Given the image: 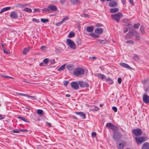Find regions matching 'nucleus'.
I'll use <instances>...</instances> for the list:
<instances>
[{
  "mask_svg": "<svg viewBox=\"0 0 149 149\" xmlns=\"http://www.w3.org/2000/svg\"><path fill=\"white\" fill-rule=\"evenodd\" d=\"M49 61L48 58H45L43 60V62L45 64H47Z\"/></svg>",
  "mask_w": 149,
  "mask_h": 149,
  "instance_id": "42",
  "label": "nucleus"
},
{
  "mask_svg": "<svg viewBox=\"0 0 149 149\" xmlns=\"http://www.w3.org/2000/svg\"><path fill=\"white\" fill-rule=\"evenodd\" d=\"M125 146V143H120L117 146V147L118 149H123Z\"/></svg>",
  "mask_w": 149,
  "mask_h": 149,
  "instance_id": "21",
  "label": "nucleus"
},
{
  "mask_svg": "<svg viewBox=\"0 0 149 149\" xmlns=\"http://www.w3.org/2000/svg\"><path fill=\"white\" fill-rule=\"evenodd\" d=\"M93 26H87L86 28V30L88 32H91L93 30Z\"/></svg>",
  "mask_w": 149,
  "mask_h": 149,
  "instance_id": "18",
  "label": "nucleus"
},
{
  "mask_svg": "<svg viewBox=\"0 0 149 149\" xmlns=\"http://www.w3.org/2000/svg\"><path fill=\"white\" fill-rule=\"evenodd\" d=\"M84 70L82 68H77L75 69L74 71V74L77 76L81 75L84 73Z\"/></svg>",
  "mask_w": 149,
  "mask_h": 149,
  "instance_id": "2",
  "label": "nucleus"
},
{
  "mask_svg": "<svg viewBox=\"0 0 149 149\" xmlns=\"http://www.w3.org/2000/svg\"><path fill=\"white\" fill-rule=\"evenodd\" d=\"M26 97H30L34 99H36V96H30L29 95H26Z\"/></svg>",
  "mask_w": 149,
  "mask_h": 149,
  "instance_id": "36",
  "label": "nucleus"
},
{
  "mask_svg": "<svg viewBox=\"0 0 149 149\" xmlns=\"http://www.w3.org/2000/svg\"><path fill=\"white\" fill-rule=\"evenodd\" d=\"M3 52H4V53L7 54H10V52H8L7 51H6L4 49H3Z\"/></svg>",
  "mask_w": 149,
  "mask_h": 149,
  "instance_id": "58",
  "label": "nucleus"
},
{
  "mask_svg": "<svg viewBox=\"0 0 149 149\" xmlns=\"http://www.w3.org/2000/svg\"><path fill=\"white\" fill-rule=\"evenodd\" d=\"M42 11H47L49 13V8H48V6H47V8H46L44 9H42Z\"/></svg>",
  "mask_w": 149,
  "mask_h": 149,
  "instance_id": "47",
  "label": "nucleus"
},
{
  "mask_svg": "<svg viewBox=\"0 0 149 149\" xmlns=\"http://www.w3.org/2000/svg\"><path fill=\"white\" fill-rule=\"evenodd\" d=\"M31 47H30L24 48L22 51V54H26L27 52L29 51Z\"/></svg>",
  "mask_w": 149,
  "mask_h": 149,
  "instance_id": "17",
  "label": "nucleus"
},
{
  "mask_svg": "<svg viewBox=\"0 0 149 149\" xmlns=\"http://www.w3.org/2000/svg\"><path fill=\"white\" fill-rule=\"evenodd\" d=\"M79 84L81 87L85 88L87 87L88 86V84L83 81H79Z\"/></svg>",
  "mask_w": 149,
  "mask_h": 149,
  "instance_id": "9",
  "label": "nucleus"
},
{
  "mask_svg": "<svg viewBox=\"0 0 149 149\" xmlns=\"http://www.w3.org/2000/svg\"><path fill=\"white\" fill-rule=\"evenodd\" d=\"M133 58L135 60H137L139 59L138 56L136 54H135L133 56Z\"/></svg>",
  "mask_w": 149,
  "mask_h": 149,
  "instance_id": "46",
  "label": "nucleus"
},
{
  "mask_svg": "<svg viewBox=\"0 0 149 149\" xmlns=\"http://www.w3.org/2000/svg\"><path fill=\"white\" fill-rule=\"evenodd\" d=\"M68 83V81H65V82L64 83V85L65 86H67Z\"/></svg>",
  "mask_w": 149,
  "mask_h": 149,
  "instance_id": "60",
  "label": "nucleus"
},
{
  "mask_svg": "<svg viewBox=\"0 0 149 149\" xmlns=\"http://www.w3.org/2000/svg\"><path fill=\"white\" fill-rule=\"evenodd\" d=\"M65 65L66 64H63L58 69V71H60L63 70L65 68Z\"/></svg>",
  "mask_w": 149,
  "mask_h": 149,
  "instance_id": "31",
  "label": "nucleus"
},
{
  "mask_svg": "<svg viewBox=\"0 0 149 149\" xmlns=\"http://www.w3.org/2000/svg\"><path fill=\"white\" fill-rule=\"evenodd\" d=\"M138 33L135 30H134V32L133 34V36H135Z\"/></svg>",
  "mask_w": 149,
  "mask_h": 149,
  "instance_id": "48",
  "label": "nucleus"
},
{
  "mask_svg": "<svg viewBox=\"0 0 149 149\" xmlns=\"http://www.w3.org/2000/svg\"><path fill=\"white\" fill-rule=\"evenodd\" d=\"M140 31L143 34L145 33V32L144 30V27L143 26H141L140 27Z\"/></svg>",
  "mask_w": 149,
  "mask_h": 149,
  "instance_id": "27",
  "label": "nucleus"
},
{
  "mask_svg": "<svg viewBox=\"0 0 149 149\" xmlns=\"http://www.w3.org/2000/svg\"><path fill=\"white\" fill-rule=\"evenodd\" d=\"M120 65L122 67L128 69H131L132 68L127 64L125 63H121Z\"/></svg>",
  "mask_w": 149,
  "mask_h": 149,
  "instance_id": "19",
  "label": "nucleus"
},
{
  "mask_svg": "<svg viewBox=\"0 0 149 149\" xmlns=\"http://www.w3.org/2000/svg\"><path fill=\"white\" fill-rule=\"evenodd\" d=\"M17 95H19L24 96H26V94L21 93H17Z\"/></svg>",
  "mask_w": 149,
  "mask_h": 149,
  "instance_id": "54",
  "label": "nucleus"
},
{
  "mask_svg": "<svg viewBox=\"0 0 149 149\" xmlns=\"http://www.w3.org/2000/svg\"><path fill=\"white\" fill-rule=\"evenodd\" d=\"M106 127H108V128L112 129L113 130V131L116 130L117 129V128L116 126L110 123H107Z\"/></svg>",
  "mask_w": 149,
  "mask_h": 149,
  "instance_id": "7",
  "label": "nucleus"
},
{
  "mask_svg": "<svg viewBox=\"0 0 149 149\" xmlns=\"http://www.w3.org/2000/svg\"><path fill=\"white\" fill-rule=\"evenodd\" d=\"M76 43L78 45H80L81 43V40L80 39L78 38L77 40Z\"/></svg>",
  "mask_w": 149,
  "mask_h": 149,
  "instance_id": "38",
  "label": "nucleus"
},
{
  "mask_svg": "<svg viewBox=\"0 0 149 149\" xmlns=\"http://www.w3.org/2000/svg\"><path fill=\"white\" fill-rule=\"evenodd\" d=\"M71 1L74 4H79L80 3L79 0H71Z\"/></svg>",
  "mask_w": 149,
  "mask_h": 149,
  "instance_id": "22",
  "label": "nucleus"
},
{
  "mask_svg": "<svg viewBox=\"0 0 149 149\" xmlns=\"http://www.w3.org/2000/svg\"><path fill=\"white\" fill-rule=\"evenodd\" d=\"M79 83L75 81H72L70 84L74 90H77L79 88Z\"/></svg>",
  "mask_w": 149,
  "mask_h": 149,
  "instance_id": "6",
  "label": "nucleus"
},
{
  "mask_svg": "<svg viewBox=\"0 0 149 149\" xmlns=\"http://www.w3.org/2000/svg\"><path fill=\"white\" fill-rule=\"evenodd\" d=\"M142 149H149V143L145 142L143 145Z\"/></svg>",
  "mask_w": 149,
  "mask_h": 149,
  "instance_id": "16",
  "label": "nucleus"
},
{
  "mask_svg": "<svg viewBox=\"0 0 149 149\" xmlns=\"http://www.w3.org/2000/svg\"><path fill=\"white\" fill-rule=\"evenodd\" d=\"M40 66H45V65H44V62H41L39 64Z\"/></svg>",
  "mask_w": 149,
  "mask_h": 149,
  "instance_id": "62",
  "label": "nucleus"
},
{
  "mask_svg": "<svg viewBox=\"0 0 149 149\" xmlns=\"http://www.w3.org/2000/svg\"><path fill=\"white\" fill-rule=\"evenodd\" d=\"M10 16L12 18H17L18 17V15L16 12L13 11L11 13Z\"/></svg>",
  "mask_w": 149,
  "mask_h": 149,
  "instance_id": "13",
  "label": "nucleus"
},
{
  "mask_svg": "<svg viewBox=\"0 0 149 149\" xmlns=\"http://www.w3.org/2000/svg\"><path fill=\"white\" fill-rule=\"evenodd\" d=\"M24 6L23 4H18L16 5V7L17 8H21V7H23Z\"/></svg>",
  "mask_w": 149,
  "mask_h": 149,
  "instance_id": "39",
  "label": "nucleus"
},
{
  "mask_svg": "<svg viewBox=\"0 0 149 149\" xmlns=\"http://www.w3.org/2000/svg\"><path fill=\"white\" fill-rule=\"evenodd\" d=\"M135 140L138 145L141 144L143 142L146 141V139L143 137H136Z\"/></svg>",
  "mask_w": 149,
  "mask_h": 149,
  "instance_id": "4",
  "label": "nucleus"
},
{
  "mask_svg": "<svg viewBox=\"0 0 149 149\" xmlns=\"http://www.w3.org/2000/svg\"><path fill=\"white\" fill-rule=\"evenodd\" d=\"M117 4V3L114 1H111L109 4V6L112 7H114L116 6Z\"/></svg>",
  "mask_w": 149,
  "mask_h": 149,
  "instance_id": "14",
  "label": "nucleus"
},
{
  "mask_svg": "<svg viewBox=\"0 0 149 149\" xmlns=\"http://www.w3.org/2000/svg\"><path fill=\"white\" fill-rule=\"evenodd\" d=\"M100 44H104L105 43V42H104V40H100Z\"/></svg>",
  "mask_w": 149,
  "mask_h": 149,
  "instance_id": "59",
  "label": "nucleus"
},
{
  "mask_svg": "<svg viewBox=\"0 0 149 149\" xmlns=\"http://www.w3.org/2000/svg\"><path fill=\"white\" fill-rule=\"evenodd\" d=\"M89 35L93 38H98L99 36L97 35V34H95L93 33H89Z\"/></svg>",
  "mask_w": 149,
  "mask_h": 149,
  "instance_id": "28",
  "label": "nucleus"
},
{
  "mask_svg": "<svg viewBox=\"0 0 149 149\" xmlns=\"http://www.w3.org/2000/svg\"><path fill=\"white\" fill-rule=\"evenodd\" d=\"M97 75L100 77V79L102 80H103V79H107L106 77L104 74L98 73L97 74Z\"/></svg>",
  "mask_w": 149,
  "mask_h": 149,
  "instance_id": "23",
  "label": "nucleus"
},
{
  "mask_svg": "<svg viewBox=\"0 0 149 149\" xmlns=\"http://www.w3.org/2000/svg\"><path fill=\"white\" fill-rule=\"evenodd\" d=\"M112 109L115 112H116L117 111V108L115 107H112Z\"/></svg>",
  "mask_w": 149,
  "mask_h": 149,
  "instance_id": "52",
  "label": "nucleus"
},
{
  "mask_svg": "<svg viewBox=\"0 0 149 149\" xmlns=\"http://www.w3.org/2000/svg\"><path fill=\"white\" fill-rule=\"evenodd\" d=\"M128 31V29L127 28H125L124 29L123 31L124 32V33H125L127 31Z\"/></svg>",
  "mask_w": 149,
  "mask_h": 149,
  "instance_id": "63",
  "label": "nucleus"
},
{
  "mask_svg": "<svg viewBox=\"0 0 149 149\" xmlns=\"http://www.w3.org/2000/svg\"><path fill=\"white\" fill-rule=\"evenodd\" d=\"M41 22L43 23H45L47 22H48L49 21V20L48 19H43V18H41L40 19Z\"/></svg>",
  "mask_w": 149,
  "mask_h": 149,
  "instance_id": "32",
  "label": "nucleus"
},
{
  "mask_svg": "<svg viewBox=\"0 0 149 149\" xmlns=\"http://www.w3.org/2000/svg\"><path fill=\"white\" fill-rule=\"evenodd\" d=\"M67 69L69 70H71L73 69L74 67L72 65H67L66 64L65 66Z\"/></svg>",
  "mask_w": 149,
  "mask_h": 149,
  "instance_id": "20",
  "label": "nucleus"
},
{
  "mask_svg": "<svg viewBox=\"0 0 149 149\" xmlns=\"http://www.w3.org/2000/svg\"><path fill=\"white\" fill-rule=\"evenodd\" d=\"M122 79L121 78H118V83L119 84H120L122 82Z\"/></svg>",
  "mask_w": 149,
  "mask_h": 149,
  "instance_id": "55",
  "label": "nucleus"
},
{
  "mask_svg": "<svg viewBox=\"0 0 149 149\" xmlns=\"http://www.w3.org/2000/svg\"><path fill=\"white\" fill-rule=\"evenodd\" d=\"M63 22H62V21H61L60 22L57 23L56 24V26H60V25H61L63 24Z\"/></svg>",
  "mask_w": 149,
  "mask_h": 149,
  "instance_id": "50",
  "label": "nucleus"
},
{
  "mask_svg": "<svg viewBox=\"0 0 149 149\" xmlns=\"http://www.w3.org/2000/svg\"><path fill=\"white\" fill-rule=\"evenodd\" d=\"M47 49V47L45 45L42 46L40 48V50L42 51H45L46 49Z\"/></svg>",
  "mask_w": 149,
  "mask_h": 149,
  "instance_id": "34",
  "label": "nucleus"
},
{
  "mask_svg": "<svg viewBox=\"0 0 149 149\" xmlns=\"http://www.w3.org/2000/svg\"><path fill=\"white\" fill-rule=\"evenodd\" d=\"M143 101L146 104L149 102V96L147 94H144L143 96Z\"/></svg>",
  "mask_w": 149,
  "mask_h": 149,
  "instance_id": "10",
  "label": "nucleus"
},
{
  "mask_svg": "<svg viewBox=\"0 0 149 149\" xmlns=\"http://www.w3.org/2000/svg\"><path fill=\"white\" fill-rule=\"evenodd\" d=\"M18 118L21 119V120H23L25 122H28V121H27L26 119V118L24 117H18Z\"/></svg>",
  "mask_w": 149,
  "mask_h": 149,
  "instance_id": "40",
  "label": "nucleus"
},
{
  "mask_svg": "<svg viewBox=\"0 0 149 149\" xmlns=\"http://www.w3.org/2000/svg\"><path fill=\"white\" fill-rule=\"evenodd\" d=\"M75 113L79 115L83 119H85L86 118L85 115L82 112H75Z\"/></svg>",
  "mask_w": 149,
  "mask_h": 149,
  "instance_id": "15",
  "label": "nucleus"
},
{
  "mask_svg": "<svg viewBox=\"0 0 149 149\" xmlns=\"http://www.w3.org/2000/svg\"><path fill=\"white\" fill-rule=\"evenodd\" d=\"M43 111L42 110L38 109L37 110V113L39 114H42Z\"/></svg>",
  "mask_w": 149,
  "mask_h": 149,
  "instance_id": "45",
  "label": "nucleus"
},
{
  "mask_svg": "<svg viewBox=\"0 0 149 149\" xmlns=\"http://www.w3.org/2000/svg\"><path fill=\"white\" fill-rule=\"evenodd\" d=\"M24 11L28 12V13H31L32 12V10L30 8H25L23 9Z\"/></svg>",
  "mask_w": 149,
  "mask_h": 149,
  "instance_id": "30",
  "label": "nucleus"
},
{
  "mask_svg": "<svg viewBox=\"0 0 149 149\" xmlns=\"http://www.w3.org/2000/svg\"><path fill=\"white\" fill-rule=\"evenodd\" d=\"M134 134L136 136H139L142 134V132L140 129H137L132 130Z\"/></svg>",
  "mask_w": 149,
  "mask_h": 149,
  "instance_id": "5",
  "label": "nucleus"
},
{
  "mask_svg": "<svg viewBox=\"0 0 149 149\" xmlns=\"http://www.w3.org/2000/svg\"><path fill=\"white\" fill-rule=\"evenodd\" d=\"M32 21L35 22L37 23H38L39 22V20L38 19L34 18H33L32 19Z\"/></svg>",
  "mask_w": 149,
  "mask_h": 149,
  "instance_id": "49",
  "label": "nucleus"
},
{
  "mask_svg": "<svg viewBox=\"0 0 149 149\" xmlns=\"http://www.w3.org/2000/svg\"><path fill=\"white\" fill-rule=\"evenodd\" d=\"M67 44L72 49H75L76 48V45L74 42L71 40L68 39L66 40Z\"/></svg>",
  "mask_w": 149,
  "mask_h": 149,
  "instance_id": "3",
  "label": "nucleus"
},
{
  "mask_svg": "<svg viewBox=\"0 0 149 149\" xmlns=\"http://www.w3.org/2000/svg\"><path fill=\"white\" fill-rule=\"evenodd\" d=\"M134 30L132 31H129V33L132 36H133V34L134 32Z\"/></svg>",
  "mask_w": 149,
  "mask_h": 149,
  "instance_id": "53",
  "label": "nucleus"
},
{
  "mask_svg": "<svg viewBox=\"0 0 149 149\" xmlns=\"http://www.w3.org/2000/svg\"><path fill=\"white\" fill-rule=\"evenodd\" d=\"M0 76L1 77L6 79H12L13 78V77L9 76H5V75H0Z\"/></svg>",
  "mask_w": 149,
  "mask_h": 149,
  "instance_id": "37",
  "label": "nucleus"
},
{
  "mask_svg": "<svg viewBox=\"0 0 149 149\" xmlns=\"http://www.w3.org/2000/svg\"><path fill=\"white\" fill-rule=\"evenodd\" d=\"M123 21L124 22L125 21L127 22V24H125V26H128L130 25V23L129 22V21L127 19H124L123 20Z\"/></svg>",
  "mask_w": 149,
  "mask_h": 149,
  "instance_id": "44",
  "label": "nucleus"
},
{
  "mask_svg": "<svg viewBox=\"0 0 149 149\" xmlns=\"http://www.w3.org/2000/svg\"><path fill=\"white\" fill-rule=\"evenodd\" d=\"M20 131L23 132H26L27 131V130L26 129H20Z\"/></svg>",
  "mask_w": 149,
  "mask_h": 149,
  "instance_id": "61",
  "label": "nucleus"
},
{
  "mask_svg": "<svg viewBox=\"0 0 149 149\" xmlns=\"http://www.w3.org/2000/svg\"><path fill=\"white\" fill-rule=\"evenodd\" d=\"M106 81L108 84H112L113 82L112 80L109 77H108L106 79Z\"/></svg>",
  "mask_w": 149,
  "mask_h": 149,
  "instance_id": "26",
  "label": "nucleus"
},
{
  "mask_svg": "<svg viewBox=\"0 0 149 149\" xmlns=\"http://www.w3.org/2000/svg\"><path fill=\"white\" fill-rule=\"evenodd\" d=\"M10 7H6L2 9L0 11V14H1L4 12L10 9Z\"/></svg>",
  "mask_w": 149,
  "mask_h": 149,
  "instance_id": "25",
  "label": "nucleus"
},
{
  "mask_svg": "<svg viewBox=\"0 0 149 149\" xmlns=\"http://www.w3.org/2000/svg\"><path fill=\"white\" fill-rule=\"evenodd\" d=\"M127 43H130L132 45L134 44V42L132 40H128L126 41Z\"/></svg>",
  "mask_w": 149,
  "mask_h": 149,
  "instance_id": "35",
  "label": "nucleus"
},
{
  "mask_svg": "<svg viewBox=\"0 0 149 149\" xmlns=\"http://www.w3.org/2000/svg\"><path fill=\"white\" fill-rule=\"evenodd\" d=\"M92 136L93 137H95L96 136V133L95 132H93L92 133Z\"/></svg>",
  "mask_w": 149,
  "mask_h": 149,
  "instance_id": "57",
  "label": "nucleus"
},
{
  "mask_svg": "<svg viewBox=\"0 0 149 149\" xmlns=\"http://www.w3.org/2000/svg\"><path fill=\"white\" fill-rule=\"evenodd\" d=\"M48 8L49 9V13L56 11L57 10V8L56 6L54 5H50L48 6Z\"/></svg>",
  "mask_w": 149,
  "mask_h": 149,
  "instance_id": "8",
  "label": "nucleus"
},
{
  "mask_svg": "<svg viewBox=\"0 0 149 149\" xmlns=\"http://www.w3.org/2000/svg\"><path fill=\"white\" fill-rule=\"evenodd\" d=\"M123 16L122 14L120 12H118L116 14L111 15V17L112 19L118 22H120V18L122 17Z\"/></svg>",
  "mask_w": 149,
  "mask_h": 149,
  "instance_id": "1",
  "label": "nucleus"
},
{
  "mask_svg": "<svg viewBox=\"0 0 149 149\" xmlns=\"http://www.w3.org/2000/svg\"><path fill=\"white\" fill-rule=\"evenodd\" d=\"M75 35V33L74 32H71L69 33L68 35V36L69 38H71L74 37Z\"/></svg>",
  "mask_w": 149,
  "mask_h": 149,
  "instance_id": "29",
  "label": "nucleus"
},
{
  "mask_svg": "<svg viewBox=\"0 0 149 149\" xmlns=\"http://www.w3.org/2000/svg\"><path fill=\"white\" fill-rule=\"evenodd\" d=\"M135 40H139L141 39V37L139 36V34L136 35V36Z\"/></svg>",
  "mask_w": 149,
  "mask_h": 149,
  "instance_id": "43",
  "label": "nucleus"
},
{
  "mask_svg": "<svg viewBox=\"0 0 149 149\" xmlns=\"http://www.w3.org/2000/svg\"><path fill=\"white\" fill-rule=\"evenodd\" d=\"M103 29L101 28H96L94 30L95 33L97 34H100L103 33Z\"/></svg>",
  "mask_w": 149,
  "mask_h": 149,
  "instance_id": "12",
  "label": "nucleus"
},
{
  "mask_svg": "<svg viewBox=\"0 0 149 149\" xmlns=\"http://www.w3.org/2000/svg\"><path fill=\"white\" fill-rule=\"evenodd\" d=\"M140 26V24L138 23L135 24L134 26V27L135 29H137Z\"/></svg>",
  "mask_w": 149,
  "mask_h": 149,
  "instance_id": "41",
  "label": "nucleus"
},
{
  "mask_svg": "<svg viewBox=\"0 0 149 149\" xmlns=\"http://www.w3.org/2000/svg\"><path fill=\"white\" fill-rule=\"evenodd\" d=\"M118 9L117 8H111L110 9V11L111 13H114L118 11Z\"/></svg>",
  "mask_w": 149,
  "mask_h": 149,
  "instance_id": "24",
  "label": "nucleus"
},
{
  "mask_svg": "<svg viewBox=\"0 0 149 149\" xmlns=\"http://www.w3.org/2000/svg\"><path fill=\"white\" fill-rule=\"evenodd\" d=\"M82 16L85 17H89V15L88 14L86 13H83L82 14Z\"/></svg>",
  "mask_w": 149,
  "mask_h": 149,
  "instance_id": "51",
  "label": "nucleus"
},
{
  "mask_svg": "<svg viewBox=\"0 0 149 149\" xmlns=\"http://www.w3.org/2000/svg\"><path fill=\"white\" fill-rule=\"evenodd\" d=\"M55 52L56 53L58 54L60 53V51L58 49H56L55 50Z\"/></svg>",
  "mask_w": 149,
  "mask_h": 149,
  "instance_id": "64",
  "label": "nucleus"
},
{
  "mask_svg": "<svg viewBox=\"0 0 149 149\" xmlns=\"http://www.w3.org/2000/svg\"><path fill=\"white\" fill-rule=\"evenodd\" d=\"M120 137V133L113 131V138L115 140H117Z\"/></svg>",
  "mask_w": 149,
  "mask_h": 149,
  "instance_id": "11",
  "label": "nucleus"
},
{
  "mask_svg": "<svg viewBox=\"0 0 149 149\" xmlns=\"http://www.w3.org/2000/svg\"><path fill=\"white\" fill-rule=\"evenodd\" d=\"M11 132L12 133H19V131L18 130H12Z\"/></svg>",
  "mask_w": 149,
  "mask_h": 149,
  "instance_id": "56",
  "label": "nucleus"
},
{
  "mask_svg": "<svg viewBox=\"0 0 149 149\" xmlns=\"http://www.w3.org/2000/svg\"><path fill=\"white\" fill-rule=\"evenodd\" d=\"M69 19V17L68 16H65L64 18L62 19L61 21L63 23L65 21L68 20Z\"/></svg>",
  "mask_w": 149,
  "mask_h": 149,
  "instance_id": "33",
  "label": "nucleus"
}]
</instances>
